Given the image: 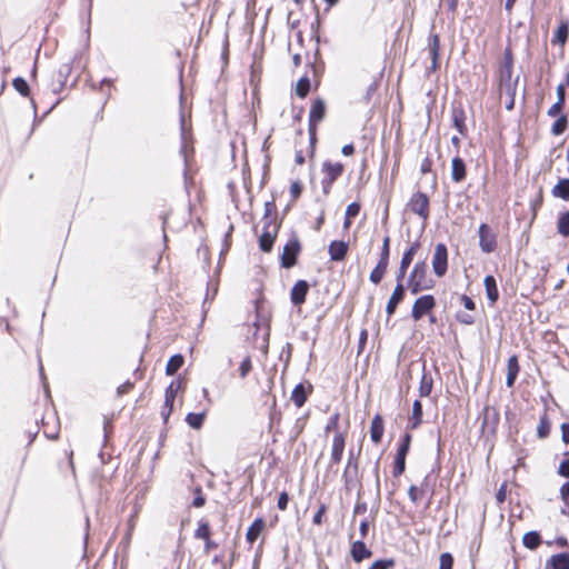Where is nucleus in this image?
<instances>
[{"instance_id":"obj_23","label":"nucleus","mask_w":569,"mask_h":569,"mask_svg":"<svg viewBox=\"0 0 569 569\" xmlns=\"http://www.w3.org/2000/svg\"><path fill=\"white\" fill-rule=\"evenodd\" d=\"M308 389L311 390V386L307 388L303 383H298L293 388L291 392V400L298 408H301L306 403L309 393Z\"/></svg>"},{"instance_id":"obj_36","label":"nucleus","mask_w":569,"mask_h":569,"mask_svg":"<svg viewBox=\"0 0 569 569\" xmlns=\"http://www.w3.org/2000/svg\"><path fill=\"white\" fill-rule=\"evenodd\" d=\"M550 433V421L548 419L547 413H543L539 420V425L537 428V436L540 439H545Z\"/></svg>"},{"instance_id":"obj_7","label":"nucleus","mask_w":569,"mask_h":569,"mask_svg":"<svg viewBox=\"0 0 569 569\" xmlns=\"http://www.w3.org/2000/svg\"><path fill=\"white\" fill-rule=\"evenodd\" d=\"M410 210L426 221L429 218V198L423 192H416L408 203Z\"/></svg>"},{"instance_id":"obj_29","label":"nucleus","mask_w":569,"mask_h":569,"mask_svg":"<svg viewBox=\"0 0 569 569\" xmlns=\"http://www.w3.org/2000/svg\"><path fill=\"white\" fill-rule=\"evenodd\" d=\"M552 194L562 200H569V179L563 178L552 188Z\"/></svg>"},{"instance_id":"obj_59","label":"nucleus","mask_w":569,"mask_h":569,"mask_svg":"<svg viewBox=\"0 0 569 569\" xmlns=\"http://www.w3.org/2000/svg\"><path fill=\"white\" fill-rule=\"evenodd\" d=\"M457 320L463 325H472L475 322L473 316H471L470 313H466V312H459L457 315Z\"/></svg>"},{"instance_id":"obj_10","label":"nucleus","mask_w":569,"mask_h":569,"mask_svg":"<svg viewBox=\"0 0 569 569\" xmlns=\"http://www.w3.org/2000/svg\"><path fill=\"white\" fill-rule=\"evenodd\" d=\"M405 296L406 287L403 282L397 281L396 288L391 297L389 298L386 307V312L388 313L389 317L396 312L398 305L405 299Z\"/></svg>"},{"instance_id":"obj_43","label":"nucleus","mask_w":569,"mask_h":569,"mask_svg":"<svg viewBox=\"0 0 569 569\" xmlns=\"http://www.w3.org/2000/svg\"><path fill=\"white\" fill-rule=\"evenodd\" d=\"M410 445H411V435L406 432L402 436L401 441L398 446L397 455L407 456L410 450Z\"/></svg>"},{"instance_id":"obj_39","label":"nucleus","mask_w":569,"mask_h":569,"mask_svg":"<svg viewBox=\"0 0 569 569\" xmlns=\"http://www.w3.org/2000/svg\"><path fill=\"white\" fill-rule=\"evenodd\" d=\"M568 126V119L566 114H560L551 127V133L553 136H560L565 132Z\"/></svg>"},{"instance_id":"obj_26","label":"nucleus","mask_w":569,"mask_h":569,"mask_svg":"<svg viewBox=\"0 0 569 569\" xmlns=\"http://www.w3.org/2000/svg\"><path fill=\"white\" fill-rule=\"evenodd\" d=\"M433 387V379L431 375L426 372V363L422 365V377L420 379L419 395L420 397L430 396Z\"/></svg>"},{"instance_id":"obj_3","label":"nucleus","mask_w":569,"mask_h":569,"mask_svg":"<svg viewBox=\"0 0 569 569\" xmlns=\"http://www.w3.org/2000/svg\"><path fill=\"white\" fill-rule=\"evenodd\" d=\"M479 247L482 252L491 253L497 249V234L487 223H481L478 229Z\"/></svg>"},{"instance_id":"obj_42","label":"nucleus","mask_w":569,"mask_h":569,"mask_svg":"<svg viewBox=\"0 0 569 569\" xmlns=\"http://www.w3.org/2000/svg\"><path fill=\"white\" fill-rule=\"evenodd\" d=\"M557 473L562 478L569 479V451L563 453L562 460L558 466Z\"/></svg>"},{"instance_id":"obj_6","label":"nucleus","mask_w":569,"mask_h":569,"mask_svg":"<svg viewBox=\"0 0 569 569\" xmlns=\"http://www.w3.org/2000/svg\"><path fill=\"white\" fill-rule=\"evenodd\" d=\"M436 307V299L432 295H425L416 299L412 309L411 317L418 321L423 316L428 315Z\"/></svg>"},{"instance_id":"obj_62","label":"nucleus","mask_w":569,"mask_h":569,"mask_svg":"<svg viewBox=\"0 0 569 569\" xmlns=\"http://www.w3.org/2000/svg\"><path fill=\"white\" fill-rule=\"evenodd\" d=\"M431 168H432V160L430 157H426L421 164H420V171L422 174H426V173H429L431 172Z\"/></svg>"},{"instance_id":"obj_47","label":"nucleus","mask_w":569,"mask_h":569,"mask_svg":"<svg viewBox=\"0 0 569 569\" xmlns=\"http://www.w3.org/2000/svg\"><path fill=\"white\" fill-rule=\"evenodd\" d=\"M453 567V557L450 552H443L440 555V566L439 569H452Z\"/></svg>"},{"instance_id":"obj_40","label":"nucleus","mask_w":569,"mask_h":569,"mask_svg":"<svg viewBox=\"0 0 569 569\" xmlns=\"http://www.w3.org/2000/svg\"><path fill=\"white\" fill-rule=\"evenodd\" d=\"M406 458L407 456L397 455L393 461L392 475L395 478L400 477L406 470Z\"/></svg>"},{"instance_id":"obj_37","label":"nucleus","mask_w":569,"mask_h":569,"mask_svg":"<svg viewBox=\"0 0 569 569\" xmlns=\"http://www.w3.org/2000/svg\"><path fill=\"white\" fill-rule=\"evenodd\" d=\"M557 230L561 236L569 237V211H566L559 216Z\"/></svg>"},{"instance_id":"obj_21","label":"nucleus","mask_w":569,"mask_h":569,"mask_svg":"<svg viewBox=\"0 0 569 569\" xmlns=\"http://www.w3.org/2000/svg\"><path fill=\"white\" fill-rule=\"evenodd\" d=\"M507 369H508V372H507V378H506V386L508 388H511V387H513L516 379L518 377V373L520 371V366H519L517 356H511L508 359Z\"/></svg>"},{"instance_id":"obj_45","label":"nucleus","mask_w":569,"mask_h":569,"mask_svg":"<svg viewBox=\"0 0 569 569\" xmlns=\"http://www.w3.org/2000/svg\"><path fill=\"white\" fill-rule=\"evenodd\" d=\"M70 72H71V64L63 63L60 66V68L58 70V80L60 82L59 90L62 88L63 82L67 79V77L70 74ZM53 91L58 92V89H54Z\"/></svg>"},{"instance_id":"obj_24","label":"nucleus","mask_w":569,"mask_h":569,"mask_svg":"<svg viewBox=\"0 0 569 569\" xmlns=\"http://www.w3.org/2000/svg\"><path fill=\"white\" fill-rule=\"evenodd\" d=\"M266 526V522L262 518H257L253 520L251 526L248 528L246 533V539L249 543H253L258 537L261 535Z\"/></svg>"},{"instance_id":"obj_54","label":"nucleus","mask_w":569,"mask_h":569,"mask_svg":"<svg viewBox=\"0 0 569 569\" xmlns=\"http://www.w3.org/2000/svg\"><path fill=\"white\" fill-rule=\"evenodd\" d=\"M563 107H565V103L563 102H560V101H556L548 110L547 114L549 117H557V116H560L562 114V110H563Z\"/></svg>"},{"instance_id":"obj_13","label":"nucleus","mask_w":569,"mask_h":569,"mask_svg":"<svg viewBox=\"0 0 569 569\" xmlns=\"http://www.w3.org/2000/svg\"><path fill=\"white\" fill-rule=\"evenodd\" d=\"M467 177V166L462 158L455 157L451 160V179L456 183L462 182Z\"/></svg>"},{"instance_id":"obj_56","label":"nucleus","mask_w":569,"mask_h":569,"mask_svg":"<svg viewBox=\"0 0 569 569\" xmlns=\"http://www.w3.org/2000/svg\"><path fill=\"white\" fill-rule=\"evenodd\" d=\"M302 192V184L300 181H293L290 186V193L293 200L298 199Z\"/></svg>"},{"instance_id":"obj_34","label":"nucleus","mask_w":569,"mask_h":569,"mask_svg":"<svg viewBox=\"0 0 569 569\" xmlns=\"http://www.w3.org/2000/svg\"><path fill=\"white\" fill-rule=\"evenodd\" d=\"M180 154L183 157L184 160V176L187 174L188 169V143H187V134L184 130V120L181 119V147H180Z\"/></svg>"},{"instance_id":"obj_22","label":"nucleus","mask_w":569,"mask_h":569,"mask_svg":"<svg viewBox=\"0 0 569 569\" xmlns=\"http://www.w3.org/2000/svg\"><path fill=\"white\" fill-rule=\"evenodd\" d=\"M549 569H569V552L552 555L547 561Z\"/></svg>"},{"instance_id":"obj_46","label":"nucleus","mask_w":569,"mask_h":569,"mask_svg":"<svg viewBox=\"0 0 569 569\" xmlns=\"http://www.w3.org/2000/svg\"><path fill=\"white\" fill-rule=\"evenodd\" d=\"M339 419H340V415L339 412H335L330 418H329V421L327 423V426L325 427V432L328 433L329 431H338V426H339Z\"/></svg>"},{"instance_id":"obj_63","label":"nucleus","mask_w":569,"mask_h":569,"mask_svg":"<svg viewBox=\"0 0 569 569\" xmlns=\"http://www.w3.org/2000/svg\"><path fill=\"white\" fill-rule=\"evenodd\" d=\"M460 300L463 305V307L467 309V310H475L476 308V303L475 301L467 295H462L460 297Z\"/></svg>"},{"instance_id":"obj_49","label":"nucleus","mask_w":569,"mask_h":569,"mask_svg":"<svg viewBox=\"0 0 569 569\" xmlns=\"http://www.w3.org/2000/svg\"><path fill=\"white\" fill-rule=\"evenodd\" d=\"M182 388V381L180 379L171 381L167 387L164 395L171 396L176 399L178 391Z\"/></svg>"},{"instance_id":"obj_55","label":"nucleus","mask_w":569,"mask_h":569,"mask_svg":"<svg viewBox=\"0 0 569 569\" xmlns=\"http://www.w3.org/2000/svg\"><path fill=\"white\" fill-rule=\"evenodd\" d=\"M359 212H360V204L358 202H352V203L348 204V207L346 209V217L355 218L359 214Z\"/></svg>"},{"instance_id":"obj_60","label":"nucleus","mask_w":569,"mask_h":569,"mask_svg":"<svg viewBox=\"0 0 569 569\" xmlns=\"http://www.w3.org/2000/svg\"><path fill=\"white\" fill-rule=\"evenodd\" d=\"M289 502V495L286 491H282L279 495L277 506L280 510H286Z\"/></svg>"},{"instance_id":"obj_48","label":"nucleus","mask_w":569,"mask_h":569,"mask_svg":"<svg viewBox=\"0 0 569 569\" xmlns=\"http://www.w3.org/2000/svg\"><path fill=\"white\" fill-rule=\"evenodd\" d=\"M395 566L393 559H379L376 560L369 569H390Z\"/></svg>"},{"instance_id":"obj_20","label":"nucleus","mask_w":569,"mask_h":569,"mask_svg":"<svg viewBox=\"0 0 569 569\" xmlns=\"http://www.w3.org/2000/svg\"><path fill=\"white\" fill-rule=\"evenodd\" d=\"M383 431H385L383 419L380 415H376L372 418L371 426H370V438H371L372 442H375V443L381 442Z\"/></svg>"},{"instance_id":"obj_44","label":"nucleus","mask_w":569,"mask_h":569,"mask_svg":"<svg viewBox=\"0 0 569 569\" xmlns=\"http://www.w3.org/2000/svg\"><path fill=\"white\" fill-rule=\"evenodd\" d=\"M505 89L507 94L509 96V100L506 102V109L512 110L515 107V94H516V84H512L510 81L505 84Z\"/></svg>"},{"instance_id":"obj_9","label":"nucleus","mask_w":569,"mask_h":569,"mask_svg":"<svg viewBox=\"0 0 569 569\" xmlns=\"http://www.w3.org/2000/svg\"><path fill=\"white\" fill-rule=\"evenodd\" d=\"M346 446V436L342 432H337L332 440L330 467L340 463Z\"/></svg>"},{"instance_id":"obj_8","label":"nucleus","mask_w":569,"mask_h":569,"mask_svg":"<svg viewBox=\"0 0 569 569\" xmlns=\"http://www.w3.org/2000/svg\"><path fill=\"white\" fill-rule=\"evenodd\" d=\"M420 248V242L415 241L410 244V247L403 252L399 269L396 274V281H402L405 280L406 273L408 271V268L412 263L413 257L417 253V251Z\"/></svg>"},{"instance_id":"obj_64","label":"nucleus","mask_w":569,"mask_h":569,"mask_svg":"<svg viewBox=\"0 0 569 569\" xmlns=\"http://www.w3.org/2000/svg\"><path fill=\"white\" fill-rule=\"evenodd\" d=\"M561 439L566 445H569V422H563L560 427Z\"/></svg>"},{"instance_id":"obj_31","label":"nucleus","mask_w":569,"mask_h":569,"mask_svg":"<svg viewBox=\"0 0 569 569\" xmlns=\"http://www.w3.org/2000/svg\"><path fill=\"white\" fill-rule=\"evenodd\" d=\"M522 543L530 550L537 549L541 543V537L538 531H528L523 535Z\"/></svg>"},{"instance_id":"obj_14","label":"nucleus","mask_w":569,"mask_h":569,"mask_svg":"<svg viewBox=\"0 0 569 569\" xmlns=\"http://www.w3.org/2000/svg\"><path fill=\"white\" fill-rule=\"evenodd\" d=\"M345 167L340 162H330L325 161L322 163V172L325 177L322 179L327 181H331L335 183V181L343 173Z\"/></svg>"},{"instance_id":"obj_11","label":"nucleus","mask_w":569,"mask_h":569,"mask_svg":"<svg viewBox=\"0 0 569 569\" xmlns=\"http://www.w3.org/2000/svg\"><path fill=\"white\" fill-rule=\"evenodd\" d=\"M309 283L306 280H298L290 292V300L295 306H301L309 292Z\"/></svg>"},{"instance_id":"obj_53","label":"nucleus","mask_w":569,"mask_h":569,"mask_svg":"<svg viewBox=\"0 0 569 569\" xmlns=\"http://www.w3.org/2000/svg\"><path fill=\"white\" fill-rule=\"evenodd\" d=\"M560 499L566 508H569V479L559 489Z\"/></svg>"},{"instance_id":"obj_35","label":"nucleus","mask_w":569,"mask_h":569,"mask_svg":"<svg viewBox=\"0 0 569 569\" xmlns=\"http://www.w3.org/2000/svg\"><path fill=\"white\" fill-rule=\"evenodd\" d=\"M210 536L211 529L209 522L204 519L199 520L198 528L194 531V538L204 540Z\"/></svg>"},{"instance_id":"obj_41","label":"nucleus","mask_w":569,"mask_h":569,"mask_svg":"<svg viewBox=\"0 0 569 569\" xmlns=\"http://www.w3.org/2000/svg\"><path fill=\"white\" fill-rule=\"evenodd\" d=\"M12 86L14 89L23 97H28L30 94V87L24 78L17 77L12 81Z\"/></svg>"},{"instance_id":"obj_25","label":"nucleus","mask_w":569,"mask_h":569,"mask_svg":"<svg viewBox=\"0 0 569 569\" xmlns=\"http://www.w3.org/2000/svg\"><path fill=\"white\" fill-rule=\"evenodd\" d=\"M357 475H358V458L355 455L353 450H350L349 456H348L347 466H346V469L343 472V479H345L346 485L349 483L351 476L357 477Z\"/></svg>"},{"instance_id":"obj_19","label":"nucleus","mask_w":569,"mask_h":569,"mask_svg":"<svg viewBox=\"0 0 569 569\" xmlns=\"http://www.w3.org/2000/svg\"><path fill=\"white\" fill-rule=\"evenodd\" d=\"M348 252V243L335 240L329 244V254L332 261H342Z\"/></svg>"},{"instance_id":"obj_27","label":"nucleus","mask_w":569,"mask_h":569,"mask_svg":"<svg viewBox=\"0 0 569 569\" xmlns=\"http://www.w3.org/2000/svg\"><path fill=\"white\" fill-rule=\"evenodd\" d=\"M465 121H466L465 111L461 108H455L452 110V122H453V127L457 129V131L461 136H466V133H467V126H466Z\"/></svg>"},{"instance_id":"obj_5","label":"nucleus","mask_w":569,"mask_h":569,"mask_svg":"<svg viewBox=\"0 0 569 569\" xmlns=\"http://www.w3.org/2000/svg\"><path fill=\"white\" fill-rule=\"evenodd\" d=\"M280 224L276 221L263 223V231L259 237V248L263 252H270L273 248Z\"/></svg>"},{"instance_id":"obj_28","label":"nucleus","mask_w":569,"mask_h":569,"mask_svg":"<svg viewBox=\"0 0 569 569\" xmlns=\"http://www.w3.org/2000/svg\"><path fill=\"white\" fill-rule=\"evenodd\" d=\"M184 358L182 355L177 353L169 358L166 366V373L168 376H173L177 371L183 366Z\"/></svg>"},{"instance_id":"obj_57","label":"nucleus","mask_w":569,"mask_h":569,"mask_svg":"<svg viewBox=\"0 0 569 569\" xmlns=\"http://www.w3.org/2000/svg\"><path fill=\"white\" fill-rule=\"evenodd\" d=\"M419 492H422V488L419 489L417 486L409 487L408 496L413 503L419 501Z\"/></svg>"},{"instance_id":"obj_38","label":"nucleus","mask_w":569,"mask_h":569,"mask_svg":"<svg viewBox=\"0 0 569 569\" xmlns=\"http://www.w3.org/2000/svg\"><path fill=\"white\" fill-rule=\"evenodd\" d=\"M310 91V79L305 76L301 77L296 84V94L299 98H305Z\"/></svg>"},{"instance_id":"obj_4","label":"nucleus","mask_w":569,"mask_h":569,"mask_svg":"<svg viewBox=\"0 0 569 569\" xmlns=\"http://www.w3.org/2000/svg\"><path fill=\"white\" fill-rule=\"evenodd\" d=\"M432 270L439 278L443 277L448 270V248L445 243L439 242L436 244L435 253L432 257Z\"/></svg>"},{"instance_id":"obj_18","label":"nucleus","mask_w":569,"mask_h":569,"mask_svg":"<svg viewBox=\"0 0 569 569\" xmlns=\"http://www.w3.org/2000/svg\"><path fill=\"white\" fill-rule=\"evenodd\" d=\"M351 557L355 562H361L362 560L371 557V550L366 546L362 540H357L351 545L350 550Z\"/></svg>"},{"instance_id":"obj_2","label":"nucleus","mask_w":569,"mask_h":569,"mask_svg":"<svg viewBox=\"0 0 569 569\" xmlns=\"http://www.w3.org/2000/svg\"><path fill=\"white\" fill-rule=\"evenodd\" d=\"M301 251V243L297 236H292V238L284 244L283 251L280 256V264L284 269H290L297 263V258Z\"/></svg>"},{"instance_id":"obj_33","label":"nucleus","mask_w":569,"mask_h":569,"mask_svg":"<svg viewBox=\"0 0 569 569\" xmlns=\"http://www.w3.org/2000/svg\"><path fill=\"white\" fill-rule=\"evenodd\" d=\"M435 283L420 282L407 279V288L410 290L412 295H418L421 291L432 289Z\"/></svg>"},{"instance_id":"obj_15","label":"nucleus","mask_w":569,"mask_h":569,"mask_svg":"<svg viewBox=\"0 0 569 569\" xmlns=\"http://www.w3.org/2000/svg\"><path fill=\"white\" fill-rule=\"evenodd\" d=\"M326 116V103L322 99H316L310 108L309 124L317 126Z\"/></svg>"},{"instance_id":"obj_51","label":"nucleus","mask_w":569,"mask_h":569,"mask_svg":"<svg viewBox=\"0 0 569 569\" xmlns=\"http://www.w3.org/2000/svg\"><path fill=\"white\" fill-rule=\"evenodd\" d=\"M273 211H276V203H274V201L273 200L272 201H267L264 203V214H263V218H262L263 223L269 222V221H276L271 217V213Z\"/></svg>"},{"instance_id":"obj_61","label":"nucleus","mask_w":569,"mask_h":569,"mask_svg":"<svg viewBox=\"0 0 569 569\" xmlns=\"http://www.w3.org/2000/svg\"><path fill=\"white\" fill-rule=\"evenodd\" d=\"M133 382L131 381H126L124 383L120 385L118 388H117V395L118 396H123L126 393H128L132 388H133Z\"/></svg>"},{"instance_id":"obj_16","label":"nucleus","mask_w":569,"mask_h":569,"mask_svg":"<svg viewBox=\"0 0 569 569\" xmlns=\"http://www.w3.org/2000/svg\"><path fill=\"white\" fill-rule=\"evenodd\" d=\"M428 264L427 262L423 260V261H419L417 262L412 270L410 271L409 273V279L410 280H415V281H420V282H428V283H435L433 280L431 278L428 277Z\"/></svg>"},{"instance_id":"obj_32","label":"nucleus","mask_w":569,"mask_h":569,"mask_svg":"<svg viewBox=\"0 0 569 569\" xmlns=\"http://www.w3.org/2000/svg\"><path fill=\"white\" fill-rule=\"evenodd\" d=\"M204 419H206V411H202V412H189L186 417V421L187 423L192 428V429H200L204 422Z\"/></svg>"},{"instance_id":"obj_17","label":"nucleus","mask_w":569,"mask_h":569,"mask_svg":"<svg viewBox=\"0 0 569 569\" xmlns=\"http://www.w3.org/2000/svg\"><path fill=\"white\" fill-rule=\"evenodd\" d=\"M483 284L489 305L493 306L499 299L497 280L493 276L488 274L485 277Z\"/></svg>"},{"instance_id":"obj_30","label":"nucleus","mask_w":569,"mask_h":569,"mask_svg":"<svg viewBox=\"0 0 569 569\" xmlns=\"http://www.w3.org/2000/svg\"><path fill=\"white\" fill-rule=\"evenodd\" d=\"M569 37V26L567 22H561L553 33L552 43L565 46Z\"/></svg>"},{"instance_id":"obj_52","label":"nucleus","mask_w":569,"mask_h":569,"mask_svg":"<svg viewBox=\"0 0 569 569\" xmlns=\"http://www.w3.org/2000/svg\"><path fill=\"white\" fill-rule=\"evenodd\" d=\"M251 369H252L251 359H250V357H246L239 366L240 377L246 378L248 376V373L251 371Z\"/></svg>"},{"instance_id":"obj_58","label":"nucleus","mask_w":569,"mask_h":569,"mask_svg":"<svg viewBox=\"0 0 569 569\" xmlns=\"http://www.w3.org/2000/svg\"><path fill=\"white\" fill-rule=\"evenodd\" d=\"M326 511H327V506L326 505H320L318 511L315 513V516L312 518V522L315 525H321L322 523V517L326 513Z\"/></svg>"},{"instance_id":"obj_12","label":"nucleus","mask_w":569,"mask_h":569,"mask_svg":"<svg viewBox=\"0 0 569 569\" xmlns=\"http://www.w3.org/2000/svg\"><path fill=\"white\" fill-rule=\"evenodd\" d=\"M429 54L431 58V71H437L439 68V51H440V38L437 33H432L429 37V43H428Z\"/></svg>"},{"instance_id":"obj_50","label":"nucleus","mask_w":569,"mask_h":569,"mask_svg":"<svg viewBox=\"0 0 569 569\" xmlns=\"http://www.w3.org/2000/svg\"><path fill=\"white\" fill-rule=\"evenodd\" d=\"M193 493H194V498H193V500H192V506H193L194 508H201V507H203V506H204V503H206V497H204V496H203V493H202V489H201V487H197V488L194 489Z\"/></svg>"},{"instance_id":"obj_1","label":"nucleus","mask_w":569,"mask_h":569,"mask_svg":"<svg viewBox=\"0 0 569 569\" xmlns=\"http://www.w3.org/2000/svg\"><path fill=\"white\" fill-rule=\"evenodd\" d=\"M389 258H390V238L386 237L382 242L381 251H380V258L373 270L370 272L369 280L378 284L381 282L388 266H389Z\"/></svg>"}]
</instances>
